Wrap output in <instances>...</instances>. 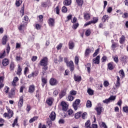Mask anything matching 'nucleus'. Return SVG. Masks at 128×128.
Here are the masks:
<instances>
[{
	"label": "nucleus",
	"instance_id": "1",
	"mask_svg": "<svg viewBox=\"0 0 128 128\" xmlns=\"http://www.w3.org/2000/svg\"><path fill=\"white\" fill-rule=\"evenodd\" d=\"M48 58L44 57L41 60L40 62V66H43L42 68V70H44L42 71V74H43V76H44V74H46V72L48 70Z\"/></svg>",
	"mask_w": 128,
	"mask_h": 128
},
{
	"label": "nucleus",
	"instance_id": "2",
	"mask_svg": "<svg viewBox=\"0 0 128 128\" xmlns=\"http://www.w3.org/2000/svg\"><path fill=\"white\" fill-rule=\"evenodd\" d=\"M98 116H100L102 112H104V108L102 106V104L98 103V106L95 108Z\"/></svg>",
	"mask_w": 128,
	"mask_h": 128
},
{
	"label": "nucleus",
	"instance_id": "3",
	"mask_svg": "<svg viewBox=\"0 0 128 128\" xmlns=\"http://www.w3.org/2000/svg\"><path fill=\"white\" fill-rule=\"evenodd\" d=\"M116 100V96H112L104 100L102 102H104V104H108L109 102H110L112 100Z\"/></svg>",
	"mask_w": 128,
	"mask_h": 128
},
{
	"label": "nucleus",
	"instance_id": "4",
	"mask_svg": "<svg viewBox=\"0 0 128 128\" xmlns=\"http://www.w3.org/2000/svg\"><path fill=\"white\" fill-rule=\"evenodd\" d=\"M61 106H62V110L64 112H66L68 110V105L64 102H61Z\"/></svg>",
	"mask_w": 128,
	"mask_h": 128
},
{
	"label": "nucleus",
	"instance_id": "5",
	"mask_svg": "<svg viewBox=\"0 0 128 128\" xmlns=\"http://www.w3.org/2000/svg\"><path fill=\"white\" fill-rule=\"evenodd\" d=\"M80 104V100L77 99L75 100V102L73 103V108L74 110H78V104Z\"/></svg>",
	"mask_w": 128,
	"mask_h": 128
},
{
	"label": "nucleus",
	"instance_id": "6",
	"mask_svg": "<svg viewBox=\"0 0 128 128\" xmlns=\"http://www.w3.org/2000/svg\"><path fill=\"white\" fill-rule=\"evenodd\" d=\"M67 66L70 68L71 72H72L74 70V62L71 60L70 62H68L67 64Z\"/></svg>",
	"mask_w": 128,
	"mask_h": 128
},
{
	"label": "nucleus",
	"instance_id": "7",
	"mask_svg": "<svg viewBox=\"0 0 128 128\" xmlns=\"http://www.w3.org/2000/svg\"><path fill=\"white\" fill-rule=\"evenodd\" d=\"M92 64H100V56L93 59Z\"/></svg>",
	"mask_w": 128,
	"mask_h": 128
},
{
	"label": "nucleus",
	"instance_id": "8",
	"mask_svg": "<svg viewBox=\"0 0 128 128\" xmlns=\"http://www.w3.org/2000/svg\"><path fill=\"white\" fill-rule=\"evenodd\" d=\"M22 106H24V96H21L19 99L18 106V108H22Z\"/></svg>",
	"mask_w": 128,
	"mask_h": 128
},
{
	"label": "nucleus",
	"instance_id": "9",
	"mask_svg": "<svg viewBox=\"0 0 128 128\" xmlns=\"http://www.w3.org/2000/svg\"><path fill=\"white\" fill-rule=\"evenodd\" d=\"M34 90H36V87L34 85H30L29 86L28 92L30 94H34Z\"/></svg>",
	"mask_w": 128,
	"mask_h": 128
},
{
	"label": "nucleus",
	"instance_id": "10",
	"mask_svg": "<svg viewBox=\"0 0 128 128\" xmlns=\"http://www.w3.org/2000/svg\"><path fill=\"white\" fill-rule=\"evenodd\" d=\"M50 84L51 86H56L58 84V80L54 78H52L50 80Z\"/></svg>",
	"mask_w": 128,
	"mask_h": 128
},
{
	"label": "nucleus",
	"instance_id": "11",
	"mask_svg": "<svg viewBox=\"0 0 128 128\" xmlns=\"http://www.w3.org/2000/svg\"><path fill=\"white\" fill-rule=\"evenodd\" d=\"M48 24L50 26H54V19L52 18H49Z\"/></svg>",
	"mask_w": 128,
	"mask_h": 128
},
{
	"label": "nucleus",
	"instance_id": "12",
	"mask_svg": "<svg viewBox=\"0 0 128 128\" xmlns=\"http://www.w3.org/2000/svg\"><path fill=\"white\" fill-rule=\"evenodd\" d=\"M6 108L8 112V118H12L14 114V113L12 112V110L8 108V106H6Z\"/></svg>",
	"mask_w": 128,
	"mask_h": 128
},
{
	"label": "nucleus",
	"instance_id": "13",
	"mask_svg": "<svg viewBox=\"0 0 128 128\" xmlns=\"http://www.w3.org/2000/svg\"><path fill=\"white\" fill-rule=\"evenodd\" d=\"M56 112H52L50 114L49 116L50 118L54 122L56 120Z\"/></svg>",
	"mask_w": 128,
	"mask_h": 128
},
{
	"label": "nucleus",
	"instance_id": "14",
	"mask_svg": "<svg viewBox=\"0 0 128 128\" xmlns=\"http://www.w3.org/2000/svg\"><path fill=\"white\" fill-rule=\"evenodd\" d=\"M8 42V36L4 35L2 40V44L4 46L6 44V42Z\"/></svg>",
	"mask_w": 128,
	"mask_h": 128
},
{
	"label": "nucleus",
	"instance_id": "15",
	"mask_svg": "<svg viewBox=\"0 0 128 128\" xmlns=\"http://www.w3.org/2000/svg\"><path fill=\"white\" fill-rule=\"evenodd\" d=\"M74 42L72 40H70L68 42V48L69 50H72L74 48Z\"/></svg>",
	"mask_w": 128,
	"mask_h": 128
},
{
	"label": "nucleus",
	"instance_id": "16",
	"mask_svg": "<svg viewBox=\"0 0 128 128\" xmlns=\"http://www.w3.org/2000/svg\"><path fill=\"white\" fill-rule=\"evenodd\" d=\"M26 28V24H20V26L18 27V29L19 30L22 32V30H24Z\"/></svg>",
	"mask_w": 128,
	"mask_h": 128
},
{
	"label": "nucleus",
	"instance_id": "17",
	"mask_svg": "<svg viewBox=\"0 0 128 128\" xmlns=\"http://www.w3.org/2000/svg\"><path fill=\"white\" fill-rule=\"evenodd\" d=\"M18 82V76L14 77L12 82V86H16V82Z\"/></svg>",
	"mask_w": 128,
	"mask_h": 128
},
{
	"label": "nucleus",
	"instance_id": "18",
	"mask_svg": "<svg viewBox=\"0 0 128 128\" xmlns=\"http://www.w3.org/2000/svg\"><path fill=\"white\" fill-rule=\"evenodd\" d=\"M108 68L110 70H112L114 68V62H110L108 64Z\"/></svg>",
	"mask_w": 128,
	"mask_h": 128
},
{
	"label": "nucleus",
	"instance_id": "19",
	"mask_svg": "<svg viewBox=\"0 0 128 128\" xmlns=\"http://www.w3.org/2000/svg\"><path fill=\"white\" fill-rule=\"evenodd\" d=\"M15 90H16V89H14V88H13L11 90L10 92L9 93V95H8L9 98H14V96Z\"/></svg>",
	"mask_w": 128,
	"mask_h": 128
},
{
	"label": "nucleus",
	"instance_id": "20",
	"mask_svg": "<svg viewBox=\"0 0 128 128\" xmlns=\"http://www.w3.org/2000/svg\"><path fill=\"white\" fill-rule=\"evenodd\" d=\"M116 78L117 80L115 86L116 88H120V76H116Z\"/></svg>",
	"mask_w": 128,
	"mask_h": 128
},
{
	"label": "nucleus",
	"instance_id": "21",
	"mask_svg": "<svg viewBox=\"0 0 128 128\" xmlns=\"http://www.w3.org/2000/svg\"><path fill=\"white\" fill-rule=\"evenodd\" d=\"M66 94V90H63L59 94V98H62Z\"/></svg>",
	"mask_w": 128,
	"mask_h": 128
},
{
	"label": "nucleus",
	"instance_id": "22",
	"mask_svg": "<svg viewBox=\"0 0 128 128\" xmlns=\"http://www.w3.org/2000/svg\"><path fill=\"white\" fill-rule=\"evenodd\" d=\"M14 68H16V64H14V62H12L10 63V70H14Z\"/></svg>",
	"mask_w": 128,
	"mask_h": 128
},
{
	"label": "nucleus",
	"instance_id": "23",
	"mask_svg": "<svg viewBox=\"0 0 128 128\" xmlns=\"http://www.w3.org/2000/svg\"><path fill=\"white\" fill-rule=\"evenodd\" d=\"M74 78L75 82H80L82 80V76H76V74L74 75Z\"/></svg>",
	"mask_w": 128,
	"mask_h": 128
},
{
	"label": "nucleus",
	"instance_id": "24",
	"mask_svg": "<svg viewBox=\"0 0 128 128\" xmlns=\"http://www.w3.org/2000/svg\"><path fill=\"white\" fill-rule=\"evenodd\" d=\"M2 66H6L8 64V60L6 58H4V60H2Z\"/></svg>",
	"mask_w": 128,
	"mask_h": 128
},
{
	"label": "nucleus",
	"instance_id": "25",
	"mask_svg": "<svg viewBox=\"0 0 128 128\" xmlns=\"http://www.w3.org/2000/svg\"><path fill=\"white\" fill-rule=\"evenodd\" d=\"M22 68H20V64H18L16 74L18 76H20V74H22Z\"/></svg>",
	"mask_w": 128,
	"mask_h": 128
},
{
	"label": "nucleus",
	"instance_id": "26",
	"mask_svg": "<svg viewBox=\"0 0 128 128\" xmlns=\"http://www.w3.org/2000/svg\"><path fill=\"white\" fill-rule=\"evenodd\" d=\"M72 4V0H65L64 2V6H70Z\"/></svg>",
	"mask_w": 128,
	"mask_h": 128
},
{
	"label": "nucleus",
	"instance_id": "27",
	"mask_svg": "<svg viewBox=\"0 0 128 128\" xmlns=\"http://www.w3.org/2000/svg\"><path fill=\"white\" fill-rule=\"evenodd\" d=\"M84 18L86 20H88L90 18V14L88 13H86L84 14Z\"/></svg>",
	"mask_w": 128,
	"mask_h": 128
},
{
	"label": "nucleus",
	"instance_id": "28",
	"mask_svg": "<svg viewBox=\"0 0 128 128\" xmlns=\"http://www.w3.org/2000/svg\"><path fill=\"white\" fill-rule=\"evenodd\" d=\"M48 106H52V98H49L46 101Z\"/></svg>",
	"mask_w": 128,
	"mask_h": 128
},
{
	"label": "nucleus",
	"instance_id": "29",
	"mask_svg": "<svg viewBox=\"0 0 128 128\" xmlns=\"http://www.w3.org/2000/svg\"><path fill=\"white\" fill-rule=\"evenodd\" d=\"M38 118V116H35L32 118L31 119H30V120H29V122L30 124H32V122H36V120H37Z\"/></svg>",
	"mask_w": 128,
	"mask_h": 128
},
{
	"label": "nucleus",
	"instance_id": "30",
	"mask_svg": "<svg viewBox=\"0 0 128 128\" xmlns=\"http://www.w3.org/2000/svg\"><path fill=\"white\" fill-rule=\"evenodd\" d=\"M85 128H90V120H88L85 123Z\"/></svg>",
	"mask_w": 128,
	"mask_h": 128
},
{
	"label": "nucleus",
	"instance_id": "31",
	"mask_svg": "<svg viewBox=\"0 0 128 128\" xmlns=\"http://www.w3.org/2000/svg\"><path fill=\"white\" fill-rule=\"evenodd\" d=\"M22 4V0H16L15 4L16 6L18 7Z\"/></svg>",
	"mask_w": 128,
	"mask_h": 128
},
{
	"label": "nucleus",
	"instance_id": "32",
	"mask_svg": "<svg viewBox=\"0 0 128 128\" xmlns=\"http://www.w3.org/2000/svg\"><path fill=\"white\" fill-rule=\"evenodd\" d=\"M126 40V37L124 36H122V37L120 38V42L121 44H122Z\"/></svg>",
	"mask_w": 128,
	"mask_h": 128
},
{
	"label": "nucleus",
	"instance_id": "33",
	"mask_svg": "<svg viewBox=\"0 0 128 128\" xmlns=\"http://www.w3.org/2000/svg\"><path fill=\"white\" fill-rule=\"evenodd\" d=\"M90 66H92L90 63H88L86 64V68H87L88 74L90 72Z\"/></svg>",
	"mask_w": 128,
	"mask_h": 128
},
{
	"label": "nucleus",
	"instance_id": "34",
	"mask_svg": "<svg viewBox=\"0 0 128 128\" xmlns=\"http://www.w3.org/2000/svg\"><path fill=\"white\" fill-rule=\"evenodd\" d=\"M119 74H120V76L122 78H124L125 75H124V70H121L119 71Z\"/></svg>",
	"mask_w": 128,
	"mask_h": 128
},
{
	"label": "nucleus",
	"instance_id": "35",
	"mask_svg": "<svg viewBox=\"0 0 128 128\" xmlns=\"http://www.w3.org/2000/svg\"><path fill=\"white\" fill-rule=\"evenodd\" d=\"M48 82L46 79L45 78H42V86L44 88V86H46V84Z\"/></svg>",
	"mask_w": 128,
	"mask_h": 128
},
{
	"label": "nucleus",
	"instance_id": "36",
	"mask_svg": "<svg viewBox=\"0 0 128 128\" xmlns=\"http://www.w3.org/2000/svg\"><path fill=\"white\" fill-rule=\"evenodd\" d=\"M78 23H74L72 26V28H73V30H76V28H78Z\"/></svg>",
	"mask_w": 128,
	"mask_h": 128
},
{
	"label": "nucleus",
	"instance_id": "37",
	"mask_svg": "<svg viewBox=\"0 0 128 128\" xmlns=\"http://www.w3.org/2000/svg\"><path fill=\"white\" fill-rule=\"evenodd\" d=\"M100 126L104 128H108V126H106V123L104 122H100Z\"/></svg>",
	"mask_w": 128,
	"mask_h": 128
},
{
	"label": "nucleus",
	"instance_id": "38",
	"mask_svg": "<svg viewBox=\"0 0 128 128\" xmlns=\"http://www.w3.org/2000/svg\"><path fill=\"white\" fill-rule=\"evenodd\" d=\"M76 2H77L78 6H82L84 4V1L82 0H76Z\"/></svg>",
	"mask_w": 128,
	"mask_h": 128
},
{
	"label": "nucleus",
	"instance_id": "39",
	"mask_svg": "<svg viewBox=\"0 0 128 128\" xmlns=\"http://www.w3.org/2000/svg\"><path fill=\"white\" fill-rule=\"evenodd\" d=\"M86 108H90L92 106V102L90 100H88L86 102Z\"/></svg>",
	"mask_w": 128,
	"mask_h": 128
},
{
	"label": "nucleus",
	"instance_id": "40",
	"mask_svg": "<svg viewBox=\"0 0 128 128\" xmlns=\"http://www.w3.org/2000/svg\"><path fill=\"white\" fill-rule=\"evenodd\" d=\"M87 92H88L89 96H92L94 94V90L90 88H88Z\"/></svg>",
	"mask_w": 128,
	"mask_h": 128
},
{
	"label": "nucleus",
	"instance_id": "41",
	"mask_svg": "<svg viewBox=\"0 0 128 128\" xmlns=\"http://www.w3.org/2000/svg\"><path fill=\"white\" fill-rule=\"evenodd\" d=\"M128 60V57L126 56H122L121 57L120 60L123 62H126Z\"/></svg>",
	"mask_w": 128,
	"mask_h": 128
},
{
	"label": "nucleus",
	"instance_id": "42",
	"mask_svg": "<svg viewBox=\"0 0 128 128\" xmlns=\"http://www.w3.org/2000/svg\"><path fill=\"white\" fill-rule=\"evenodd\" d=\"M108 16L104 15L102 18V22H105L106 20H108Z\"/></svg>",
	"mask_w": 128,
	"mask_h": 128
},
{
	"label": "nucleus",
	"instance_id": "43",
	"mask_svg": "<svg viewBox=\"0 0 128 128\" xmlns=\"http://www.w3.org/2000/svg\"><path fill=\"white\" fill-rule=\"evenodd\" d=\"M74 62L75 64H76V66H78V62H80V58L78 56H75Z\"/></svg>",
	"mask_w": 128,
	"mask_h": 128
},
{
	"label": "nucleus",
	"instance_id": "44",
	"mask_svg": "<svg viewBox=\"0 0 128 128\" xmlns=\"http://www.w3.org/2000/svg\"><path fill=\"white\" fill-rule=\"evenodd\" d=\"M82 114L81 112H78L76 114H75V118H80V114Z\"/></svg>",
	"mask_w": 128,
	"mask_h": 128
},
{
	"label": "nucleus",
	"instance_id": "45",
	"mask_svg": "<svg viewBox=\"0 0 128 128\" xmlns=\"http://www.w3.org/2000/svg\"><path fill=\"white\" fill-rule=\"evenodd\" d=\"M14 126H18V118H16L14 120V123L12 124V126L13 128H14Z\"/></svg>",
	"mask_w": 128,
	"mask_h": 128
},
{
	"label": "nucleus",
	"instance_id": "46",
	"mask_svg": "<svg viewBox=\"0 0 128 128\" xmlns=\"http://www.w3.org/2000/svg\"><path fill=\"white\" fill-rule=\"evenodd\" d=\"M68 98L69 100V102H72V100H74V96H69L68 97Z\"/></svg>",
	"mask_w": 128,
	"mask_h": 128
},
{
	"label": "nucleus",
	"instance_id": "47",
	"mask_svg": "<svg viewBox=\"0 0 128 128\" xmlns=\"http://www.w3.org/2000/svg\"><path fill=\"white\" fill-rule=\"evenodd\" d=\"M6 54H10V44H8L7 47L6 48Z\"/></svg>",
	"mask_w": 128,
	"mask_h": 128
},
{
	"label": "nucleus",
	"instance_id": "48",
	"mask_svg": "<svg viewBox=\"0 0 128 128\" xmlns=\"http://www.w3.org/2000/svg\"><path fill=\"white\" fill-rule=\"evenodd\" d=\"M87 116H88V114L86 112L83 113L82 115V118H83V120H86Z\"/></svg>",
	"mask_w": 128,
	"mask_h": 128
},
{
	"label": "nucleus",
	"instance_id": "49",
	"mask_svg": "<svg viewBox=\"0 0 128 128\" xmlns=\"http://www.w3.org/2000/svg\"><path fill=\"white\" fill-rule=\"evenodd\" d=\"M38 76V73H36V74L34 73H32V74H29L28 76V78H30L32 77V76Z\"/></svg>",
	"mask_w": 128,
	"mask_h": 128
},
{
	"label": "nucleus",
	"instance_id": "50",
	"mask_svg": "<svg viewBox=\"0 0 128 128\" xmlns=\"http://www.w3.org/2000/svg\"><path fill=\"white\" fill-rule=\"evenodd\" d=\"M6 56V50H4L2 53L0 54V58H4Z\"/></svg>",
	"mask_w": 128,
	"mask_h": 128
},
{
	"label": "nucleus",
	"instance_id": "51",
	"mask_svg": "<svg viewBox=\"0 0 128 128\" xmlns=\"http://www.w3.org/2000/svg\"><path fill=\"white\" fill-rule=\"evenodd\" d=\"M90 54V50L87 48L85 52V56H88Z\"/></svg>",
	"mask_w": 128,
	"mask_h": 128
},
{
	"label": "nucleus",
	"instance_id": "52",
	"mask_svg": "<svg viewBox=\"0 0 128 128\" xmlns=\"http://www.w3.org/2000/svg\"><path fill=\"white\" fill-rule=\"evenodd\" d=\"M99 52H100V49L98 48L96 50H95V52L93 54L94 58V56H98Z\"/></svg>",
	"mask_w": 128,
	"mask_h": 128
},
{
	"label": "nucleus",
	"instance_id": "53",
	"mask_svg": "<svg viewBox=\"0 0 128 128\" xmlns=\"http://www.w3.org/2000/svg\"><path fill=\"white\" fill-rule=\"evenodd\" d=\"M98 20V18H93V20H92L91 22H92V24H96Z\"/></svg>",
	"mask_w": 128,
	"mask_h": 128
},
{
	"label": "nucleus",
	"instance_id": "54",
	"mask_svg": "<svg viewBox=\"0 0 128 128\" xmlns=\"http://www.w3.org/2000/svg\"><path fill=\"white\" fill-rule=\"evenodd\" d=\"M24 20L25 21L24 24H27L28 22V16H24Z\"/></svg>",
	"mask_w": 128,
	"mask_h": 128
},
{
	"label": "nucleus",
	"instance_id": "55",
	"mask_svg": "<svg viewBox=\"0 0 128 128\" xmlns=\"http://www.w3.org/2000/svg\"><path fill=\"white\" fill-rule=\"evenodd\" d=\"M90 29H88V30H86V36H90Z\"/></svg>",
	"mask_w": 128,
	"mask_h": 128
},
{
	"label": "nucleus",
	"instance_id": "56",
	"mask_svg": "<svg viewBox=\"0 0 128 128\" xmlns=\"http://www.w3.org/2000/svg\"><path fill=\"white\" fill-rule=\"evenodd\" d=\"M104 86H105V88H108V86H110V83L108 81H104Z\"/></svg>",
	"mask_w": 128,
	"mask_h": 128
},
{
	"label": "nucleus",
	"instance_id": "57",
	"mask_svg": "<svg viewBox=\"0 0 128 128\" xmlns=\"http://www.w3.org/2000/svg\"><path fill=\"white\" fill-rule=\"evenodd\" d=\"M10 91V88L6 86L4 88V92L5 94H8V92Z\"/></svg>",
	"mask_w": 128,
	"mask_h": 128
},
{
	"label": "nucleus",
	"instance_id": "58",
	"mask_svg": "<svg viewBox=\"0 0 128 128\" xmlns=\"http://www.w3.org/2000/svg\"><path fill=\"white\" fill-rule=\"evenodd\" d=\"M62 12H68V8L66 6H63L62 9Z\"/></svg>",
	"mask_w": 128,
	"mask_h": 128
},
{
	"label": "nucleus",
	"instance_id": "59",
	"mask_svg": "<svg viewBox=\"0 0 128 128\" xmlns=\"http://www.w3.org/2000/svg\"><path fill=\"white\" fill-rule=\"evenodd\" d=\"M41 6H42V8L48 7V6L46 5V2H42L41 3Z\"/></svg>",
	"mask_w": 128,
	"mask_h": 128
},
{
	"label": "nucleus",
	"instance_id": "60",
	"mask_svg": "<svg viewBox=\"0 0 128 128\" xmlns=\"http://www.w3.org/2000/svg\"><path fill=\"white\" fill-rule=\"evenodd\" d=\"M123 110L124 112L128 113V106H126L123 107Z\"/></svg>",
	"mask_w": 128,
	"mask_h": 128
},
{
	"label": "nucleus",
	"instance_id": "61",
	"mask_svg": "<svg viewBox=\"0 0 128 128\" xmlns=\"http://www.w3.org/2000/svg\"><path fill=\"white\" fill-rule=\"evenodd\" d=\"M122 18H128V12H124V14L122 16Z\"/></svg>",
	"mask_w": 128,
	"mask_h": 128
},
{
	"label": "nucleus",
	"instance_id": "62",
	"mask_svg": "<svg viewBox=\"0 0 128 128\" xmlns=\"http://www.w3.org/2000/svg\"><path fill=\"white\" fill-rule=\"evenodd\" d=\"M16 60L17 62H20V60H22V58L20 56H16Z\"/></svg>",
	"mask_w": 128,
	"mask_h": 128
},
{
	"label": "nucleus",
	"instance_id": "63",
	"mask_svg": "<svg viewBox=\"0 0 128 128\" xmlns=\"http://www.w3.org/2000/svg\"><path fill=\"white\" fill-rule=\"evenodd\" d=\"M70 94L71 96H76V92L74 90H72L70 92Z\"/></svg>",
	"mask_w": 128,
	"mask_h": 128
},
{
	"label": "nucleus",
	"instance_id": "64",
	"mask_svg": "<svg viewBox=\"0 0 128 128\" xmlns=\"http://www.w3.org/2000/svg\"><path fill=\"white\" fill-rule=\"evenodd\" d=\"M36 30H40V28H42V26L40 25V24H36L35 26Z\"/></svg>",
	"mask_w": 128,
	"mask_h": 128
}]
</instances>
